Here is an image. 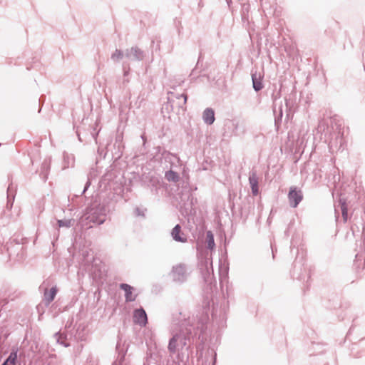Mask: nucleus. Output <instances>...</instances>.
<instances>
[{"instance_id":"obj_1","label":"nucleus","mask_w":365,"mask_h":365,"mask_svg":"<svg viewBox=\"0 0 365 365\" xmlns=\"http://www.w3.org/2000/svg\"><path fill=\"white\" fill-rule=\"evenodd\" d=\"M210 300L209 297L204 299L202 310L200 315H197L195 319L183 318L180 319L176 327L170 330L171 338L169 340L168 349L170 355L182 353L184 349L187 350L195 337L199 339L207 329L209 321V310Z\"/></svg>"},{"instance_id":"obj_2","label":"nucleus","mask_w":365,"mask_h":365,"mask_svg":"<svg viewBox=\"0 0 365 365\" xmlns=\"http://www.w3.org/2000/svg\"><path fill=\"white\" fill-rule=\"evenodd\" d=\"M86 215L89 222L102 225L106 220L107 208L104 205L93 203L88 208Z\"/></svg>"},{"instance_id":"obj_3","label":"nucleus","mask_w":365,"mask_h":365,"mask_svg":"<svg viewBox=\"0 0 365 365\" xmlns=\"http://www.w3.org/2000/svg\"><path fill=\"white\" fill-rule=\"evenodd\" d=\"M164 351L158 350L156 348L148 347L143 365H150L153 363L156 365H168L169 360L165 358Z\"/></svg>"},{"instance_id":"obj_4","label":"nucleus","mask_w":365,"mask_h":365,"mask_svg":"<svg viewBox=\"0 0 365 365\" xmlns=\"http://www.w3.org/2000/svg\"><path fill=\"white\" fill-rule=\"evenodd\" d=\"M291 274L293 279H296L299 281H305L309 279L310 277L309 272L304 267V260L303 257L301 258H299V257H296V259L293 264V268Z\"/></svg>"},{"instance_id":"obj_5","label":"nucleus","mask_w":365,"mask_h":365,"mask_svg":"<svg viewBox=\"0 0 365 365\" xmlns=\"http://www.w3.org/2000/svg\"><path fill=\"white\" fill-rule=\"evenodd\" d=\"M170 276L174 282L182 284L187 280L189 272L185 264H178L173 267Z\"/></svg>"},{"instance_id":"obj_6","label":"nucleus","mask_w":365,"mask_h":365,"mask_svg":"<svg viewBox=\"0 0 365 365\" xmlns=\"http://www.w3.org/2000/svg\"><path fill=\"white\" fill-rule=\"evenodd\" d=\"M287 197L290 207L295 208L303 200L302 191L300 188L292 186L289 187Z\"/></svg>"},{"instance_id":"obj_7","label":"nucleus","mask_w":365,"mask_h":365,"mask_svg":"<svg viewBox=\"0 0 365 365\" xmlns=\"http://www.w3.org/2000/svg\"><path fill=\"white\" fill-rule=\"evenodd\" d=\"M280 97V91H278L277 93L275 92H273L272 94V99L274 102L273 106V113L274 115V124L277 127V129H279V125L282 122V118L283 116V110H282V106L280 104L278 108H277V104L275 103V101L277 98Z\"/></svg>"},{"instance_id":"obj_8","label":"nucleus","mask_w":365,"mask_h":365,"mask_svg":"<svg viewBox=\"0 0 365 365\" xmlns=\"http://www.w3.org/2000/svg\"><path fill=\"white\" fill-rule=\"evenodd\" d=\"M345 140L343 135L339 132L335 134L334 138H331L329 143V148L331 153L344 150Z\"/></svg>"},{"instance_id":"obj_9","label":"nucleus","mask_w":365,"mask_h":365,"mask_svg":"<svg viewBox=\"0 0 365 365\" xmlns=\"http://www.w3.org/2000/svg\"><path fill=\"white\" fill-rule=\"evenodd\" d=\"M125 56L130 61H140L144 58L145 53L138 46H133L125 50Z\"/></svg>"},{"instance_id":"obj_10","label":"nucleus","mask_w":365,"mask_h":365,"mask_svg":"<svg viewBox=\"0 0 365 365\" xmlns=\"http://www.w3.org/2000/svg\"><path fill=\"white\" fill-rule=\"evenodd\" d=\"M201 273L206 282H210L213 274L212 262L210 259H206L201 264Z\"/></svg>"},{"instance_id":"obj_11","label":"nucleus","mask_w":365,"mask_h":365,"mask_svg":"<svg viewBox=\"0 0 365 365\" xmlns=\"http://www.w3.org/2000/svg\"><path fill=\"white\" fill-rule=\"evenodd\" d=\"M133 321L140 327H145L148 323V317L145 309L142 307L137 309L133 313Z\"/></svg>"},{"instance_id":"obj_12","label":"nucleus","mask_w":365,"mask_h":365,"mask_svg":"<svg viewBox=\"0 0 365 365\" xmlns=\"http://www.w3.org/2000/svg\"><path fill=\"white\" fill-rule=\"evenodd\" d=\"M171 236L173 239L176 242H187V237L183 233H181V226L176 225L172 230Z\"/></svg>"},{"instance_id":"obj_13","label":"nucleus","mask_w":365,"mask_h":365,"mask_svg":"<svg viewBox=\"0 0 365 365\" xmlns=\"http://www.w3.org/2000/svg\"><path fill=\"white\" fill-rule=\"evenodd\" d=\"M249 182L251 187L252 193L254 196L259 194L258 178L255 172H252L249 176Z\"/></svg>"},{"instance_id":"obj_14","label":"nucleus","mask_w":365,"mask_h":365,"mask_svg":"<svg viewBox=\"0 0 365 365\" xmlns=\"http://www.w3.org/2000/svg\"><path fill=\"white\" fill-rule=\"evenodd\" d=\"M119 287L120 289L125 292V298L126 302H133L135 300V296H133L132 294V291L133 289V287L125 283H121Z\"/></svg>"},{"instance_id":"obj_15","label":"nucleus","mask_w":365,"mask_h":365,"mask_svg":"<svg viewBox=\"0 0 365 365\" xmlns=\"http://www.w3.org/2000/svg\"><path fill=\"white\" fill-rule=\"evenodd\" d=\"M202 119L206 124L212 125L215 120L214 110L210 108H206L203 111Z\"/></svg>"},{"instance_id":"obj_16","label":"nucleus","mask_w":365,"mask_h":365,"mask_svg":"<svg viewBox=\"0 0 365 365\" xmlns=\"http://www.w3.org/2000/svg\"><path fill=\"white\" fill-rule=\"evenodd\" d=\"M58 289L56 287H53L51 288L49 291L47 289H45L44 291V301L46 305L50 304V303L54 299Z\"/></svg>"},{"instance_id":"obj_17","label":"nucleus","mask_w":365,"mask_h":365,"mask_svg":"<svg viewBox=\"0 0 365 365\" xmlns=\"http://www.w3.org/2000/svg\"><path fill=\"white\" fill-rule=\"evenodd\" d=\"M252 86L256 92L261 91L263 88V83L260 76H257V73H252Z\"/></svg>"},{"instance_id":"obj_18","label":"nucleus","mask_w":365,"mask_h":365,"mask_svg":"<svg viewBox=\"0 0 365 365\" xmlns=\"http://www.w3.org/2000/svg\"><path fill=\"white\" fill-rule=\"evenodd\" d=\"M171 94L175 97L177 100V105L179 108H182V110H185V104L187 100V96L185 93L182 94H175L173 93H171Z\"/></svg>"},{"instance_id":"obj_19","label":"nucleus","mask_w":365,"mask_h":365,"mask_svg":"<svg viewBox=\"0 0 365 365\" xmlns=\"http://www.w3.org/2000/svg\"><path fill=\"white\" fill-rule=\"evenodd\" d=\"M355 264L358 268L365 267V250L363 252H359L355 257Z\"/></svg>"},{"instance_id":"obj_20","label":"nucleus","mask_w":365,"mask_h":365,"mask_svg":"<svg viewBox=\"0 0 365 365\" xmlns=\"http://www.w3.org/2000/svg\"><path fill=\"white\" fill-rule=\"evenodd\" d=\"M50 170V159H45L43 162L41 164V175H43V180L44 181L47 179V175L48 173V171Z\"/></svg>"},{"instance_id":"obj_21","label":"nucleus","mask_w":365,"mask_h":365,"mask_svg":"<svg viewBox=\"0 0 365 365\" xmlns=\"http://www.w3.org/2000/svg\"><path fill=\"white\" fill-rule=\"evenodd\" d=\"M112 365H131L130 360L125 357V354L124 353L118 354V356L115 361L112 364Z\"/></svg>"},{"instance_id":"obj_22","label":"nucleus","mask_w":365,"mask_h":365,"mask_svg":"<svg viewBox=\"0 0 365 365\" xmlns=\"http://www.w3.org/2000/svg\"><path fill=\"white\" fill-rule=\"evenodd\" d=\"M165 178L168 181L173 182H177L180 180L179 175L172 170L165 172Z\"/></svg>"},{"instance_id":"obj_23","label":"nucleus","mask_w":365,"mask_h":365,"mask_svg":"<svg viewBox=\"0 0 365 365\" xmlns=\"http://www.w3.org/2000/svg\"><path fill=\"white\" fill-rule=\"evenodd\" d=\"M17 360V351H12L8 358L2 363L1 365H16Z\"/></svg>"},{"instance_id":"obj_24","label":"nucleus","mask_w":365,"mask_h":365,"mask_svg":"<svg viewBox=\"0 0 365 365\" xmlns=\"http://www.w3.org/2000/svg\"><path fill=\"white\" fill-rule=\"evenodd\" d=\"M53 337L56 340L57 343L63 345L65 347H68L70 346L68 343H66V335L61 334L60 332H56L54 334Z\"/></svg>"},{"instance_id":"obj_25","label":"nucleus","mask_w":365,"mask_h":365,"mask_svg":"<svg viewBox=\"0 0 365 365\" xmlns=\"http://www.w3.org/2000/svg\"><path fill=\"white\" fill-rule=\"evenodd\" d=\"M339 205L343 220L344 222H346L348 219V208L345 200L340 198Z\"/></svg>"},{"instance_id":"obj_26","label":"nucleus","mask_w":365,"mask_h":365,"mask_svg":"<svg viewBox=\"0 0 365 365\" xmlns=\"http://www.w3.org/2000/svg\"><path fill=\"white\" fill-rule=\"evenodd\" d=\"M207 247L210 250H213L215 247L214 235L211 231H207L206 234Z\"/></svg>"},{"instance_id":"obj_27","label":"nucleus","mask_w":365,"mask_h":365,"mask_svg":"<svg viewBox=\"0 0 365 365\" xmlns=\"http://www.w3.org/2000/svg\"><path fill=\"white\" fill-rule=\"evenodd\" d=\"M262 2V0H260ZM262 8L263 9V12L266 16H273L275 14V9L272 6L267 7V3H262Z\"/></svg>"},{"instance_id":"obj_28","label":"nucleus","mask_w":365,"mask_h":365,"mask_svg":"<svg viewBox=\"0 0 365 365\" xmlns=\"http://www.w3.org/2000/svg\"><path fill=\"white\" fill-rule=\"evenodd\" d=\"M124 56L125 53L123 51L120 49H115V52L111 54L110 58L113 61H119L123 58Z\"/></svg>"},{"instance_id":"obj_29","label":"nucleus","mask_w":365,"mask_h":365,"mask_svg":"<svg viewBox=\"0 0 365 365\" xmlns=\"http://www.w3.org/2000/svg\"><path fill=\"white\" fill-rule=\"evenodd\" d=\"M327 128H328V124L325 121V120H324V119L320 120L319 122V124H318V127H317L318 132H324Z\"/></svg>"},{"instance_id":"obj_30","label":"nucleus","mask_w":365,"mask_h":365,"mask_svg":"<svg viewBox=\"0 0 365 365\" xmlns=\"http://www.w3.org/2000/svg\"><path fill=\"white\" fill-rule=\"evenodd\" d=\"M90 252L91 251L88 250H83V252H82V255L83 257V259L86 261V263L90 262L93 258V257L92 255L91 256V257H89Z\"/></svg>"},{"instance_id":"obj_31","label":"nucleus","mask_w":365,"mask_h":365,"mask_svg":"<svg viewBox=\"0 0 365 365\" xmlns=\"http://www.w3.org/2000/svg\"><path fill=\"white\" fill-rule=\"evenodd\" d=\"M12 189H13L12 188V185H9L8 189H7V198H8L7 207H12L13 201H14V196H13V198H12V201H11V199H10L11 192Z\"/></svg>"},{"instance_id":"obj_32","label":"nucleus","mask_w":365,"mask_h":365,"mask_svg":"<svg viewBox=\"0 0 365 365\" xmlns=\"http://www.w3.org/2000/svg\"><path fill=\"white\" fill-rule=\"evenodd\" d=\"M59 227H70L71 226V220H58Z\"/></svg>"},{"instance_id":"obj_33","label":"nucleus","mask_w":365,"mask_h":365,"mask_svg":"<svg viewBox=\"0 0 365 365\" xmlns=\"http://www.w3.org/2000/svg\"><path fill=\"white\" fill-rule=\"evenodd\" d=\"M146 211V209H140V207H135L134 210V215L136 217H145V212Z\"/></svg>"},{"instance_id":"obj_34","label":"nucleus","mask_w":365,"mask_h":365,"mask_svg":"<svg viewBox=\"0 0 365 365\" xmlns=\"http://www.w3.org/2000/svg\"><path fill=\"white\" fill-rule=\"evenodd\" d=\"M91 178H92V173H90L89 175H88V180L85 184V186H84L83 190L81 192V195L85 193L86 191L88 189V187L91 185Z\"/></svg>"},{"instance_id":"obj_35","label":"nucleus","mask_w":365,"mask_h":365,"mask_svg":"<svg viewBox=\"0 0 365 365\" xmlns=\"http://www.w3.org/2000/svg\"><path fill=\"white\" fill-rule=\"evenodd\" d=\"M123 76L124 78H126L128 76L130 73V67L128 65H125V63L123 64Z\"/></svg>"},{"instance_id":"obj_36","label":"nucleus","mask_w":365,"mask_h":365,"mask_svg":"<svg viewBox=\"0 0 365 365\" xmlns=\"http://www.w3.org/2000/svg\"><path fill=\"white\" fill-rule=\"evenodd\" d=\"M84 365H97V364L92 359H88L86 364H84Z\"/></svg>"},{"instance_id":"obj_37","label":"nucleus","mask_w":365,"mask_h":365,"mask_svg":"<svg viewBox=\"0 0 365 365\" xmlns=\"http://www.w3.org/2000/svg\"><path fill=\"white\" fill-rule=\"evenodd\" d=\"M98 132L96 133L95 130H93V131L91 132V135L95 140L96 143H97V136H98Z\"/></svg>"},{"instance_id":"obj_38","label":"nucleus","mask_w":365,"mask_h":365,"mask_svg":"<svg viewBox=\"0 0 365 365\" xmlns=\"http://www.w3.org/2000/svg\"><path fill=\"white\" fill-rule=\"evenodd\" d=\"M212 317L213 319H217V310L215 309V307H213V309H212Z\"/></svg>"},{"instance_id":"obj_39","label":"nucleus","mask_w":365,"mask_h":365,"mask_svg":"<svg viewBox=\"0 0 365 365\" xmlns=\"http://www.w3.org/2000/svg\"><path fill=\"white\" fill-rule=\"evenodd\" d=\"M245 10L247 11V8H245V7L243 8V13L242 14V20H245Z\"/></svg>"},{"instance_id":"obj_40","label":"nucleus","mask_w":365,"mask_h":365,"mask_svg":"<svg viewBox=\"0 0 365 365\" xmlns=\"http://www.w3.org/2000/svg\"><path fill=\"white\" fill-rule=\"evenodd\" d=\"M76 133H77V135H78V140H79L81 142H82L83 140H82V139H81V133H80V131H79L78 130H77Z\"/></svg>"},{"instance_id":"obj_41","label":"nucleus","mask_w":365,"mask_h":365,"mask_svg":"<svg viewBox=\"0 0 365 365\" xmlns=\"http://www.w3.org/2000/svg\"><path fill=\"white\" fill-rule=\"evenodd\" d=\"M69 158H70V156L68 155V154H67V153L63 154L64 160H66V159H69Z\"/></svg>"},{"instance_id":"obj_42","label":"nucleus","mask_w":365,"mask_h":365,"mask_svg":"<svg viewBox=\"0 0 365 365\" xmlns=\"http://www.w3.org/2000/svg\"><path fill=\"white\" fill-rule=\"evenodd\" d=\"M191 197V202H190V208L191 209L192 208V201L193 200V197L191 196V195H188V200L190 199V197Z\"/></svg>"},{"instance_id":"obj_43","label":"nucleus","mask_w":365,"mask_h":365,"mask_svg":"<svg viewBox=\"0 0 365 365\" xmlns=\"http://www.w3.org/2000/svg\"><path fill=\"white\" fill-rule=\"evenodd\" d=\"M128 82H129V79L127 77L124 78L123 83L125 84V83H128Z\"/></svg>"},{"instance_id":"obj_44","label":"nucleus","mask_w":365,"mask_h":365,"mask_svg":"<svg viewBox=\"0 0 365 365\" xmlns=\"http://www.w3.org/2000/svg\"><path fill=\"white\" fill-rule=\"evenodd\" d=\"M227 5L230 6L232 3V0H226Z\"/></svg>"},{"instance_id":"obj_45","label":"nucleus","mask_w":365,"mask_h":365,"mask_svg":"<svg viewBox=\"0 0 365 365\" xmlns=\"http://www.w3.org/2000/svg\"><path fill=\"white\" fill-rule=\"evenodd\" d=\"M215 362H216V354L214 356V361H213V364L212 365H215Z\"/></svg>"},{"instance_id":"obj_46","label":"nucleus","mask_w":365,"mask_h":365,"mask_svg":"<svg viewBox=\"0 0 365 365\" xmlns=\"http://www.w3.org/2000/svg\"><path fill=\"white\" fill-rule=\"evenodd\" d=\"M272 251L273 257H274V248H273V246H272Z\"/></svg>"},{"instance_id":"obj_47","label":"nucleus","mask_w":365,"mask_h":365,"mask_svg":"<svg viewBox=\"0 0 365 365\" xmlns=\"http://www.w3.org/2000/svg\"><path fill=\"white\" fill-rule=\"evenodd\" d=\"M141 138L143 139V141L145 140V136L143 135L141 136Z\"/></svg>"},{"instance_id":"obj_48","label":"nucleus","mask_w":365,"mask_h":365,"mask_svg":"<svg viewBox=\"0 0 365 365\" xmlns=\"http://www.w3.org/2000/svg\"><path fill=\"white\" fill-rule=\"evenodd\" d=\"M225 317V312H223V314H222V319H225V317Z\"/></svg>"},{"instance_id":"obj_49","label":"nucleus","mask_w":365,"mask_h":365,"mask_svg":"<svg viewBox=\"0 0 365 365\" xmlns=\"http://www.w3.org/2000/svg\"><path fill=\"white\" fill-rule=\"evenodd\" d=\"M71 158L72 163H73V156H71Z\"/></svg>"},{"instance_id":"obj_50","label":"nucleus","mask_w":365,"mask_h":365,"mask_svg":"<svg viewBox=\"0 0 365 365\" xmlns=\"http://www.w3.org/2000/svg\"><path fill=\"white\" fill-rule=\"evenodd\" d=\"M286 106H288V102L287 100H286Z\"/></svg>"}]
</instances>
